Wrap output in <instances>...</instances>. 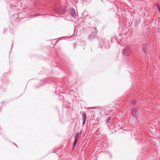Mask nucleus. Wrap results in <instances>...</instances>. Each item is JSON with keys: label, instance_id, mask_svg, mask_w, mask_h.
I'll use <instances>...</instances> for the list:
<instances>
[{"label": "nucleus", "instance_id": "obj_2", "mask_svg": "<svg viewBox=\"0 0 160 160\" xmlns=\"http://www.w3.org/2000/svg\"><path fill=\"white\" fill-rule=\"evenodd\" d=\"M138 108H134L132 110V114L134 118H137L138 116Z\"/></svg>", "mask_w": 160, "mask_h": 160}, {"label": "nucleus", "instance_id": "obj_1", "mask_svg": "<svg viewBox=\"0 0 160 160\" xmlns=\"http://www.w3.org/2000/svg\"><path fill=\"white\" fill-rule=\"evenodd\" d=\"M123 54L126 56H128L131 54V50L129 47H126L123 50Z\"/></svg>", "mask_w": 160, "mask_h": 160}, {"label": "nucleus", "instance_id": "obj_13", "mask_svg": "<svg viewBox=\"0 0 160 160\" xmlns=\"http://www.w3.org/2000/svg\"><path fill=\"white\" fill-rule=\"evenodd\" d=\"M95 108H96L95 107H92V108H91V109H95Z\"/></svg>", "mask_w": 160, "mask_h": 160}, {"label": "nucleus", "instance_id": "obj_15", "mask_svg": "<svg viewBox=\"0 0 160 160\" xmlns=\"http://www.w3.org/2000/svg\"><path fill=\"white\" fill-rule=\"evenodd\" d=\"M37 15H37V14H36V15H35V16H37Z\"/></svg>", "mask_w": 160, "mask_h": 160}, {"label": "nucleus", "instance_id": "obj_16", "mask_svg": "<svg viewBox=\"0 0 160 160\" xmlns=\"http://www.w3.org/2000/svg\"><path fill=\"white\" fill-rule=\"evenodd\" d=\"M159 12L160 13V10H159Z\"/></svg>", "mask_w": 160, "mask_h": 160}, {"label": "nucleus", "instance_id": "obj_10", "mask_svg": "<svg viewBox=\"0 0 160 160\" xmlns=\"http://www.w3.org/2000/svg\"><path fill=\"white\" fill-rule=\"evenodd\" d=\"M78 139H75V140H74V143H73V147H74V146L76 144L77 141V140H78Z\"/></svg>", "mask_w": 160, "mask_h": 160}, {"label": "nucleus", "instance_id": "obj_11", "mask_svg": "<svg viewBox=\"0 0 160 160\" xmlns=\"http://www.w3.org/2000/svg\"><path fill=\"white\" fill-rule=\"evenodd\" d=\"M157 8L159 11L160 10V6L158 5Z\"/></svg>", "mask_w": 160, "mask_h": 160}, {"label": "nucleus", "instance_id": "obj_5", "mask_svg": "<svg viewBox=\"0 0 160 160\" xmlns=\"http://www.w3.org/2000/svg\"><path fill=\"white\" fill-rule=\"evenodd\" d=\"M70 12L71 14L73 17H74L76 15L75 10L73 8H71L70 9Z\"/></svg>", "mask_w": 160, "mask_h": 160}, {"label": "nucleus", "instance_id": "obj_8", "mask_svg": "<svg viewBox=\"0 0 160 160\" xmlns=\"http://www.w3.org/2000/svg\"><path fill=\"white\" fill-rule=\"evenodd\" d=\"M136 103V101L134 100H133L132 101V102H131V105L132 106H134L135 105Z\"/></svg>", "mask_w": 160, "mask_h": 160}, {"label": "nucleus", "instance_id": "obj_12", "mask_svg": "<svg viewBox=\"0 0 160 160\" xmlns=\"http://www.w3.org/2000/svg\"><path fill=\"white\" fill-rule=\"evenodd\" d=\"M138 24L137 22H136L135 23V26L136 27V26H137L138 25Z\"/></svg>", "mask_w": 160, "mask_h": 160}, {"label": "nucleus", "instance_id": "obj_7", "mask_svg": "<svg viewBox=\"0 0 160 160\" xmlns=\"http://www.w3.org/2000/svg\"><path fill=\"white\" fill-rule=\"evenodd\" d=\"M146 44H143V46H142V49L143 50V52L145 53H146V52H145V49H146Z\"/></svg>", "mask_w": 160, "mask_h": 160}, {"label": "nucleus", "instance_id": "obj_3", "mask_svg": "<svg viewBox=\"0 0 160 160\" xmlns=\"http://www.w3.org/2000/svg\"><path fill=\"white\" fill-rule=\"evenodd\" d=\"M96 36V34L95 32H93L89 35L88 39L90 40H93Z\"/></svg>", "mask_w": 160, "mask_h": 160}, {"label": "nucleus", "instance_id": "obj_6", "mask_svg": "<svg viewBox=\"0 0 160 160\" xmlns=\"http://www.w3.org/2000/svg\"><path fill=\"white\" fill-rule=\"evenodd\" d=\"M81 133H82V131H81L80 132H78V133H77L75 135V137H74V138H75V139H78V136H79V134H81Z\"/></svg>", "mask_w": 160, "mask_h": 160}, {"label": "nucleus", "instance_id": "obj_14", "mask_svg": "<svg viewBox=\"0 0 160 160\" xmlns=\"http://www.w3.org/2000/svg\"><path fill=\"white\" fill-rule=\"evenodd\" d=\"M59 14H62V12H59Z\"/></svg>", "mask_w": 160, "mask_h": 160}, {"label": "nucleus", "instance_id": "obj_17", "mask_svg": "<svg viewBox=\"0 0 160 160\" xmlns=\"http://www.w3.org/2000/svg\"><path fill=\"white\" fill-rule=\"evenodd\" d=\"M15 144V145L17 146V147H18V146H17V145H16V144H15V143H14Z\"/></svg>", "mask_w": 160, "mask_h": 160}, {"label": "nucleus", "instance_id": "obj_9", "mask_svg": "<svg viewBox=\"0 0 160 160\" xmlns=\"http://www.w3.org/2000/svg\"><path fill=\"white\" fill-rule=\"evenodd\" d=\"M111 119V118L110 117H109L107 119L106 121V122L107 123V124L109 123L110 122Z\"/></svg>", "mask_w": 160, "mask_h": 160}, {"label": "nucleus", "instance_id": "obj_4", "mask_svg": "<svg viewBox=\"0 0 160 160\" xmlns=\"http://www.w3.org/2000/svg\"><path fill=\"white\" fill-rule=\"evenodd\" d=\"M82 115L83 119L82 124L84 125L87 119V116L85 112H83L82 114Z\"/></svg>", "mask_w": 160, "mask_h": 160}]
</instances>
